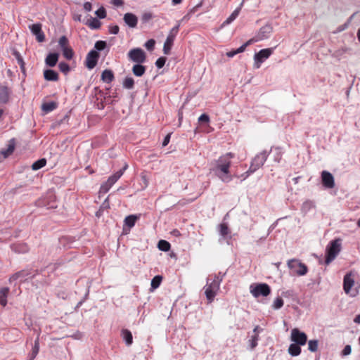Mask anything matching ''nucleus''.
Returning a JSON list of instances; mask_svg holds the SVG:
<instances>
[{"label":"nucleus","mask_w":360,"mask_h":360,"mask_svg":"<svg viewBox=\"0 0 360 360\" xmlns=\"http://www.w3.org/2000/svg\"><path fill=\"white\" fill-rule=\"evenodd\" d=\"M233 158V153H227L220 156L215 162L214 167L212 170L215 175L223 182L228 183L232 180L229 169L231 164V159Z\"/></svg>","instance_id":"1"},{"label":"nucleus","mask_w":360,"mask_h":360,"mask_svg":"<svg viewBox=\"0 0 360 360\" xmlns=\"http://www.w3.org/2000/svg\"><path fill=\"white\" fill-rule=\"evenodd\" d=\"M221 281V280L216 276H214L213 279L207 278V284L204 287V290L206 298L210 303L214 300L217 295L219 290Z\"/></svg>","instance_id":"2"},{"label":"nucleus","mask_w":360,"mask_h":360,"mask_svg":"<svg viewBox=\"0 0 360 360\" xmlns=\"http://www.w3.org/2000/svg\"><path fill=\"white\" fill-rule=\"evenodd\" d=\"M343 290L350 297H356L359 292L355 287V274L352 272L346 274L343 279Z\"/></svg>","instance_id":"3"},{"label":"nucleus","mask_w":360,"mask_h":360,"mask_svg":"<svg viewBox=\"0 0 360 360\" xmlns=\"http://www.w3.org/2000/svg\"><path fill=\"white\" fill-rule=\"evenodd\" d=\"M341 250V240L335 239L332 240L326 248V256L325 262L326 264H329Z\"/></svg>","instance_id":"4"},{"label":"nucleus","mask_w":360,"mask_h":360,"mask_svg":"<svg viewBox=\"0 0 360 360\" xmlns=\"http://www.w3.org/2000/svg\"><path fill=\"white\" fill-rule=\"evenodd\" d=\"M267 156L268 153L265 150L257 155L252 160L249 169L246 172V176H248L259 169L266 160Z\"/></svg>","instance_id":"5"},{"label":"nucleus","mask_w":360,"mask_h":360,"mask_svg":"<svg viewBox=\"0 0 360 360\" xmlns=\"http://www.w3.org/2000/svg\"><path fill=\"white\" fill-rule=\"evenodd\" d=\"M287 265L291 270L292 273L297 276H304L308 271L307 266L297 259H291L288 260Z\"/></svg>","instance_id":"6"},{"label":"nucleus","mask_w":360,"mask_h":360,"mask_svg":"<svg viewBox=\"0 0 360 360\" xmlns=\"http://www.w3.org/2000/svg\"><path fill=\"white\" fill-rule=\"evenodd\" d=\"M250 291L255 297H266L271 293V288L266 283H253L250 286Z\"/></svg>","instance_id":"7"},{"label":"nucleus","mask_w":360,"mask_h":360,"mask_svg":"<svg viewBox=\"0 0 360 360\" xmlns=\"http://www.w3.org/2000/svg\"><path fill=\"white\" fill-rule=\"evenodd\" d=\"M274 48H267L260 50L254 56L253 67L255 69H259L262 63L269 58L274 52Z\"/></svg>","instance_id":"8"},{"label":"nucleus","mask_w":360,"mask_h":360,"mask_svg":"<svg viewBox=\"0 0 360 360\" xmlns=\"http://www.w3.org/2000/svg\"><path fill=\"white\" fill-rule=\"evenodd\" d=\"M181 21H179L177 25L174 26L169 32L168 36L164 43L163 51L165 54H169L172 47L174 41L177 35L180 27Z\"/></svg>","instance_id":"9"},{"label":"nucleus","mask_w":360,"mask_h":360,"mask_svg":"<svg viewBox=\"0 0 360 360\" xmlns=\"http://www.w3.org/2000/svg\"><path fill=\"white\" fill-rule=\"evenodd\" d=\"M127 165H124L123 168L117 172H115L114 174L111 175L106 182L103 184L101 186V192L106 193L109 191V189L112 187V186L122 176L124 172L127 168Z\"/></svg>","instance_id":"10"},{"label":"nucleus","mask_w":360,"mask_h":360,"mask_svg":"<svg viewBox=\"0 0 360 360\" xmlns=\"http://www.w3.org/2000/svg\"><path fill=\"white\" fill-rule=\"evenodd\" d=\"M127 55L130 60L136 63H143L146 59V53L141 48L131 49Z\"/></svg>","instance_id":"11"},{"label":"nucleus","mask_w":360,"mask_h":360,"mask_svg":"<svg viewBox=\"0 0 360 360\" xmlns=\"http://www.w3.org/2000/svg\"><path fill=\"white\" fill-rule=\"evenodd\" d=\"M290 340L292 342H295V344L304 345L307 341V336L304 332L300 331L299 329L293 328L291 330Z\"/></svg>","instance_id":"12"},{"label":"nucleus","mask_w":360,"mask_h":360,"mask_svg":"<svg viewBox=\"0 0 360 360\" xmlns=\"http://www.w3.org/2000/svg\"><path fill=\"white\" fill-rule=\"evenodd\" d=\"M99 54L96 50H91L89 52L86 58V66L88 69H93L97 64Z\"/></svg>","instance_id":"13"},{"label":"nucleus","mask_w":360,"mask_h":360,"mask_svg":"<svg viewBox=\"0 0 360 360\" xmlns=\"http://www.w3.org/2000/svg\"><path fill=\"white\" fill-rule=\"evenodd\" d=\"M321 181L323 186L326 188H333L335 186L334 177L328 171H323L321 172Z\"/></svg>","instance_id":"14"},{"label":"nucleus","mask_w":360,"mask_h":360,"mask_svg":"<svg viewBox=\"0 0 360 360\" xmlns=\"http://www.w3.org/2000/svg\"><path fill=\"white\" fill-rule=\"evenodd\" d=\"M32 33L36 36L39 42H43L45 40V35L41 30V25L39 23L33 24L29 26Z\"/></svg>","instance_id":"15"},{"label":"nucleus","mask_w":360,"mask_h":360,"mask_svg":"<svg viewBox=\"0 0 360 360\" xmlns=\"http://www.w3.org/2000/svg\"><path fill=\"white\" fill-rule=\"evenodd\" d=\"M123 20L124 22L131 28L136 27L138 23V18L131 13H127L124 15Z\"/></svg>","instance_id":"16"},{"label":"nucleus","mask_w":360,"mask_h":360,"mask_svg":"<svg viewBox=\"0 0 360 360\" xmlns=\"http://www.w3.org/2000/svg\"><path fill=\"white\" fill-rule=\"evenodd\" d=\"M272 32V28L269 25H265L260 28L256 37L259 41L267 39Z\"/></svg>","instance_id":"17"},{"label":"nucleus","mask_w":360,"mask_h":360,"mask_svg":"<svg viewBox=\"0 0 360 360\" xmlns=\"http://www.w3.org/2000/svg\"><path fill=\"white\" fill-rule=\"evenodd\" d=\"M58 53H49L45 59L46 64L49 67H54L58 62Z\"/></svg>","instance_id":"18"},{"label":"nucleus","mask_w":360,"mask_h":360,"mask_svg":"<svg viewBox=\"0 0 360 360\" xmlns=\"http://www.w3.org/2000/svg\"><path fill=\"white\" fill-rule=\"evenodd\" d=\"M146 72V67L142 65L141 63H137L132 68V72L136 77H141Z\"/></svg>","instance_id":"19"},{"label":"nucleus","mask_w":360,"mask_h":360,"mask_svg":"<svg viewBox=\"0 0 360 360\" xmlns=\"http://www.w3.org/2000/svg\"><path fill=\"white\" fill-rule=\"evenodd\" d=\"M114 74L110 70H105L101 74V79L106 83H110L114 79Z\"/></svg>","instance_id":"20"},{"label":"nucleus","mask_w":360,"mask_h":360,"mask_svg":"<svg viewBox=\"0 0 360 360\" xmlns=\"http://www.w3.org/2000/svg\"><path fill=\"white\" fill-rule=\"evenodd\" d=\"M45 79L48 81H57L58 79V73L53 70H46L44 72Z\"/></svg>","instance_id":"21"},{"label":"nucleus","mask_w":360,"mask_h":360,"mask_svg":"<svg viewBox=\"0 0 360 360\" xmlns=\"http://www.w3.org/2000/svg\"><path fill=\"white\" fill-rule=\"evenodd\" d=\"M84 24L93 30L98 29L101 25V22L95 18H89L84 22Z\"/></svg>","instance_id":"22"},{"label":"nucleus","mask_w":360,"mask_h":360,"mask_svg":"<svg viewBox=\"0 0 360 360\" xmlns=\"http://www.w3.org/2000/svg\"><path fill=\"white\" fill-rule=\"evenodd\" d=\"M122 336L127 345L129 346L132 344L133 337L131 333L129 330H122Z\"/></svg>","instance_id":"23"},{"label":"nucleus","mask_w":360,"mask_h":360,"mask_svg":"<svg viewBox=\"0 0 360 360\" xmlns=\"http://www.w3.org/2000/svg\"><path fill=\"white\" fill-rule=\"evenodd\" d=\"M14 148H15V143H14V141L13 140H11L8 145V147L6 150H2L1 151V153L4 156V158H6L7 157H8L10 155L12 154V153L13 152L14 150Z\"/></svg>","instance_id":"24"},{"label":"nucleus","mask_w":360,"mask_h":360,"mask_svg":"<svg viewBox=\"0 0 360 360\" xmlns=\"http://www.w3.org/2000/svg\"><path fill=\"white\" fill-rule=\"evenodd\" d=\"M9 292L8 288H2L0 289V304L6 306L7 304V296Z\"/></svg>","instance_id":"25"},{"label":"nucleus","mask_w":360,"mask_h":360,"mask_svg":"<svg viewBox=\"0 0 360 360\" xmlns=\"http://www.w3.org/2000/svg\"><path fill=\"white\" fill-rule=\"evenodd\" d=\"M300 345L297 344H291L288 348V353L292 356H297L301 353Z\"/></svg>","instance_id":"26"},{"label":"nucleus","mask_w":360,"mask_h":360,"mask_svg":"<svg viewBox=\"0 0 360 360\" xmlns=\"http://www.w3.org/2000/svg\"><path fill=\"white\" fill-rule=\"evenodd\" d=\"M9 92L8 89L6 86H0V102L6 103L8 100Z\"/></svg>","instance_id":"27"},{"label":"nucleus","mask_w":360,"mask_h":360,"mask_svg":"<svg viewBox=\"0 0 360 360\" xmlns=\"http://www.w3.org/2000/svg\"><path fill=\"white\" fill-rule=\"evenodd\" d=\"M138 219V217L136 215H129L124 219V224L129 228H132Z\"/></svg>","instance_id":"28"},{"label":"nucleus","mask_w":360,"mask_h":360,"mask_svg":"<svg viewBox=\"0 0 360 360\" xmlns=\"http://www.w3.org/2000/svg\"><path fill=\"white\" fill-rule=\"evenodd\" d=\"M240 11V7L237 8L234 11L229 15V17L224 22V25H229L239 15Z\"/></svg>","instance_id":"29"},{"label":"nucleus","mask_w":360,"mask_h":360,"mask_svg":"<svg viewBox=\"0 0 360 360\" xmlns=\"http://www.w3.org/2000/svg\"><path fill=\"white\" fill-rule=\"evenodd\" d=\"M158 248L162 251L167 252L170 250L171 245L169 242L165 240H160L158 242Z\"/></svg>","instance_id":"30"},{"label":"nucleus","mask_w":360,"mask_h":360,"mask_svg":"<svg viewBox=\"0 0 360 360\" xmlns=\"http://www.w3.org/2000/svg\"><path fill=\"white\" fill-rule=\"evenodd\" d=\"M123 87L127 89H131L134 85V80L132 77H127L122 83Z\"/></svg>","instance_id":"31"},{"label":"nucleus","mask_w":360,"mask_h":360,"mask_svg":"<svg viewBox=\"0 0 360 360\" xmlns=\"http://www.w3.org/2000/svg\"><path fill=\"white\" fill-rule=\"evenodd\" d=\"M46 160L44 158L40 159V160L34 162L32 165V169L33 170H38V169L42 168L43 167H44L46 165Z\"/></svg>","instance_id":"32"},{"label":"nucleus","mask_w":360,"mask_h":360,"mask_svg":"<svg viewBox=\"0 0 360 360\" xmlns=\"http://www.w3.org/2000/svg\"><path fill=\"white\" fill-rule=\"evenodd\" d=\"M56 106L57 105L55 102H49L44 103L41 108L44 112H49L53 110L56 108Z\"/></svg>","instance_id":"33"},{"label":"nucleus","mask_w":360,"mask_h":360,"mask_svg":"<svg viewBox=\"0 0 360 360\" xmlns=\"http://www.w3.org/2000/svg\"><path fill=\"white\" fill-rule=\"evenodd\" d=\"M319 341L317 340H310L308 342V349L311 352H315L318 350Z\"/></svg>","instance_id":"34"},{"label":"nucleus","mask_w":360,"mask_h":360,"mask_svg":"<svg viewBox=\"0 0 360 360\" xmlns=\"http://www.w3.org/2000/svg\"><path fill=\"white\" fill-rule=\"evenodd\" d=\"M162 277L161 276H155L151 281V288L155 290L158 288L162 281Z\"/></svg>","instance_id":"35"},{"label":"nucleus","mask_w":360,"mask_h":360,"mask_svg":"<svg viewBox=\"0 0 360 360\" xmlns=\"http://www.w3.org/2000/svg\"><path fill=\"white\" fill-rule=\"evenodd\" d=\"M62 51H63V54L64 57L66 59L70 60L72 58V57L74 56V52L71 47L68 46V47L63 49Z\"/></svg>","instance_id":"36"},{"label":"nucleus","mask_w":360,"mask_h":360,"mask_svg":"<svg viewBox=\"0 0 360 360\" xmlns=\"http://www.w3.org/2000/svg\"><path fill=\"white\" fill-rule=\"evenodd\" d=\"M39 351V338H37L36 339V340L34 341V345L32 348V358L30 360H33L36 357Z\"/></svg>","instance_id":"37"},{"label":"nucleus","mask_w":360,"mask_h":360,"mask_svg":"<svg viewBox=\"0 0 360 360\" xmlns=\"http://www.w3.org/2000/svg\"><path fill=\"white\" fill-rule=\"evenodd\" d=\"M259 40L257 39V37L255 36V37L249 39L244 44H243L241 46L239 47L240 51H244L246 49V47L255 42H257Z\"/></svg>","instance_id":"38"},{"label":"nucleus","mask_w":360,"mask_h":360,"mask_svg":"<svg viewBox=\"0 0 360 360\" xmlns=\"http://www.w3.org/2000/svg\"><path fill=\"white\" fill-rule=\"evenodd\" d=\"M283 300L281 297H276L273 302L272 307L274 309H279L283 306Z\"/></svg>","instance_id":"39"},{"label":"nucleus","mask_w":360,"mask_h":360,"mask_svg":"<svg viewBox=\"0 0 360 360\" xmlns=\"http://www.w3.org/2000/svg\"><path fill=\"white\" fill-rule=\"evenodd\" d=\"M58 44L61 48V50L69 46L68 39L65 36H62L58 40Z\"/></svg>","instance_id":"40"},{"label":"nucleus","mask_w":360,"mask_h":360,"mask_svg":"<svg viewBox=\"0 0 360 360\" xmlns=\"http://www.w3.org/2000/svg\"><path fill=\"white\" fill-rule=\"evenodd\" d=\"M153 15L151 12H144L141 15V20L143 23H146L153 18Z\"/></svg>","instance_id":"41"},{"label":"nucleus","mask_w":360,"mask_h":360,"mask_svg":"<svg viewBox=\"0 0 360 360\" xmlns=\"http://www.w3.org/2000/svg\"><path fill=\"white\" fill-rule=\"evenodd\" d=\"M219 233L222 236H226L229 233V229L226 224H221L219 226Z\"/></svg>","instance_id":"42"},{"label":"nucleus","mask_w":360,"mask_h":360,"mask_svg":"<svg viewBox=\"0 0 360 360\" xmlns=\"http://www.w3.org/2000/svg\"><path fill=\"white\" fill-rule=\"evenodd\" d=\"M258 340H259L258 334H255L252 336L251 339L249 341L251 349H254L257 345Z\"/></svg>","instance_id":"43"},{"label":"nucleus","mask_w":360,"mask_h":360,"mask_svg":"<svg viewBox=\"0 0 360 360\" xmlns=\"http://www.w3.org/2000/svg\"><path fill=\"white\" fill-rule=\"evenodd\" d=\"M106 47V42L104 41H97L95 43L94 48L97 51H102Z\"/></svg>","instance_id":"44"},{"label":"nucleus","mask_w":360,"mask_h":360,"mask_svg":"<svg viewBox=\"0 0 360 360\" xmlns=\"http://www.w3.org/2000/svg\"><path fill=\"white\" fill-rule=\"evenodd\" d=\"M58 68L60 70L65 74H67L70 71V67L68 64L63 62L59 63Z\"/></svg>","instance_id":"45"},{"label":"nucleus","mask_w":360,"mask_h":360,"mask_svg":"<svg viewBox=\"0 0 360 360\" xmlns=\"http://www.w3.org/2000/svg\"><path fill=\"white\" fill-rule=\"evenodd\" d=\"M96 15L101 19L106 17V11L104 8L101 7L96 11Z\"/></svg>","instance_id":"46"},{"label":"nucleus","mask_w":360,"mask_h":360,"mask_svg":"<svg viewBox=\"0 0 360 360\" xmlns=\"http://www.w3.org/2000/svg\"><path fill=\"white\" fill-rule=\"evenodd\" d=\"M165 62H166V58H164V57H160L159 58L156 62H155V65L158 68H162L165 64Z\"/></svg>","instance_id":"47"},{"label":"nucleus","mask_w":360,"mask_h":360,"mask_svg":"<svg viewBox=\"0 0 360 360\" xmlns=\"http://www.w3.org/2000/svg\"><path fill=\"white\" fill-rule=\"evenodd\" d=\"M155 41L154 39H149L145 44V47L148 50H153L155 46Z\"/></svg>","instance_id":"48"},{"label":"nucleus","mask_w":360,"mask_h":360,"mask_svg":"<svg viewBox=\"0 0 360 360\" xmlns=\"http://www.w3.org/2000/svg\"><path fill=\"white\" fill-rule=\"evenodd\" d=\"M120 28L117 25H110L109 32L111 34H117L119 32Z\"/></svg>","instance_id":"49"},{"label":"nucleus","mask_w":360,"mask_h":360,"mask_svg":"<svg viewBox=\"0 0 360 360\" xmlns=\"http://www.w3.org/2000/svg\"><path fill=\"white\" fill-rule=\"evenodd\" d=\"M352 352V348H351V346L350 345H346L342 352V354L343 356H347V355H349Z\"/></svg>","instance_id":"50"},{"label":"nucleus","mask_w":360,"mask_h":360,"mask_svg":"<svg viewBox=\"0 0 360 360\" xmlns=\"http://www.w3.org/2000/svg\"><path fill=\"white\" fill-rule=\"evenodd\" d=\"M109 208V202L108 201V200L106 199L102 204V205L101 206V208L99 210V211L96 213V215L98 217L100 215V212H101V210H104V209H108Z\"/></svg>","instance_id":"51"},{"label":"nucleus","mask_w":360,"mask_h":360,"mask_svg":"<svg viewBox=\"0 0 360 360\" xmlns=\"http://www.w3.org/2000/svg\"><path fill=\"white\" fill-rule=\"evenodd\" d=\"M198 121L200 122H210V117L207 115L206 114H202L199 118H198Z\"/></svg>","instance_id":"52"},{"label":"nucleus","mask_w":360,"mask_h":360,"mask_svg":"<svg viewBox=\"0 0 360 360\" xmlns=\"http://www.w3.org/2000/svg\"><path fill=\"white\" fill-rule=\"evenodd\" d=\"M24 274V272L23 271H20V272H18L15 274H13L11 278H10V281H15L17 279H18L19 278H20L21 276H22Z\"/></svg>","instance_id":"53"},{"label":"nucleus","mask_w":360,"mask_h":360,"mask_svg":"<svg viewBox=\"0 0 360 360\" xmlns=\"http://www.w3.org/2000/svg\"><path fill=\"white\" fill-rule=\"evenodd\" d=\"M243 51H239V48L237 49L235 51H229L226 53V56L229 57V58H232L234 56H236V54L238 53H243Z\"/></svg>","instance_id":"54"},{"label":"nucleus","mask_w":360,"mask_h":360,"mask_svg":"<svg viewBox=\"0 0 360 360\" xmlns=\"http://www.w3.org/2000/svg\"><path fill=\"white\" fill-rule=\"evenodd\" d=\"M84 9L86 11H90L91 10V4L89 2H85L84 4Z\"/></svg>","instance_id":"55"},{"label":"nucleus","mask_w":360,"mask_h":360,"mask_svg":"<svg viewBox=\"0 0 360 360\" xmlns=\"http://www.w3.org/2000/svg\"><path fill=\"white\" fill-rule=\"evenodd\" d=\"M111 3L117 6H120L123 5V1L122 0H112Z\"/></svg>","instance_id":"56"},{"label":"nucleus","mask_w":360,"mask_h":360,"mask_svg":"<svg viewBox=\"0 0 360 360\" xmlns=\"http://www.w3.org/2000/svg\"><path fill=\"white\" fill-rule=\"evenodd\" d=\"M169 139H170V135L169 134H167L165 139H164V141L162 142V146H166L169 142Z\"/></svg>","instance_id":"57"},{"label":"nucleus","mask_w":360,"mask_h":360,"mask_svg":"<svg viewBox=\"0 0 360 360\" xmlns=\"http://www.w3.org/2000/svg\"><path fill=\"white\" fill-rule=\"evenodd\" d=\"M73 19L75 21H81L82 20V15L80 14H75L73 15Z\"/></svg>","instance_id":"58"},{"label":"nucleus","mask_w":360,"mask_h":360,"mask_svg":"<svg viewBox=\"0 0 360 360\" xmlns=\"http://www.w3.org/2000/svg\"><path fill=\"white\" fill-rule=\"evenodd\" d=\"M173 5L180 4L182 2V0H172Z\"/></svg>","instance_id":"59"},{"label":"nucleus","mask_w":360,"mask_h":360,"mask_svg":"<svg viewBox=\"0 0 360 360\" xmlns=\"http://www.w3.org/2000/svg\"><path fill=\"white\" fill-rule=\"evenodd\" d=\"M354 321L355 323H360V314L357 315V316L355 317V319H354Z\"/></svg>","instance_id":"60"},{"label":"nucleus","mask_w":360,"mask_h":360,"mask_svg":"<svg viewBox=\"0 0 360 360\" xmlns=\"http://www.w3.org/2000/svg\"><path fill=\"white\" fill-rule=\"evenodd\" d=\"M276 150H277V154H278V156H277V158H276V160L277 162H279V160H280V159H281V154H280V151L278 150V148H276Z\"/></svg>","instance_id":"61"},{"label":"nucleus","mask_w":360,"mask_h":360,"mask_svg":"<svg viewBox=\"0 0 360 360\" xmlns=\"http://www.w3.org/2000/svg\"><path fill=\"white\" fill-rule=\"evenodd\" d=\"M259 327L258 326H257L254 330H253V332L255 333V334H257L258 332H259Z\"/></svg>","instance_id":"62"},{"label":"nucleus","mask_w":360,"mask_h":360,"mask_svg":"<svg viewBox=\"0 0 360 360\" xmlns=\"http://www.w3.org/2000/svg\"><path fill=\"white\" fill-rule=\"evenodd\" d=\"M357 37H358V39L360 41V29H359V30L357 32Z\"/></svg>","instance_id":"63"},{"label":"nucleus","mask_w":360,"mask_h":360,"mask_svg":"<svg viewBox=\"0 0 360 360\" xmlns=\"http://www.w3.org/2000/svg\"><path fill=\"white\" fill-rule=\"evenodd\" d=\"M357 225H358V226H359V227H360V219H359L358 220V221H357Z\"/></svg>","instance_id":"64"}]
</instances>
